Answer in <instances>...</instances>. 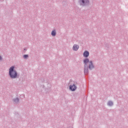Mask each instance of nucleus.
I'll use <instances>...</instances> for the list:
<instances>
[{"label": "nucleus", "instance_id": "nucleus-1", "mask_svg": "<svg viewBox=\"0 0 128 128\" xmlns=\"http://www.w3.org/2000/svg\"><path fill=\"white\" fill-rule=\"evenodd\" d=\"M90 56V52L88 50H85L83 54V56L86 58L83 60V64H84V74L85 76L88 74V70H92L94 68V66L92 60H90V59L86 58H88Z\"/></svg>", "mask_w": 128, "mask_h": 128}, {"label": "nucleus", "instance_id": "nucleus-2", "mask_svg": "<svg viewBox=\"0 0 128 128\" xmlns=\"http://www.w3.org/2000/svg\"><path fill=\"white\" fill-rule=\"evenodd\" d=\"M8 76L12 80L18 78L20 75H18V72L16 70L14 66H12L10 68Z\"/></svg>", "mask_w": 128, "mask_h": 128}, {"label": "nucleus", "instance_id": "nucleus-3", "mask_svg": "<svg viewBox=\"0 0 128 128\" xmlns=\"http://www.w3.org/2000/svg\"><path fill=\"white\" fill-rule=\"evenodd\" d=\"M78 3L81 6H90V0H79Z\"/></svg>", "mask_w": 128, "mask_h": 128}, {"label": "nucleus", "instance_id": "nucleus-4", "mask_svg": "<svg viewBox=\"0 0 128 128\" xmlns=\"http://www.w3.org/2000/svg\"><path fill=\"white\" fill-rule=\"evenodd\" d=\"M69 88L72 92H74V90H76V82H74V84L70 85L69 86Z\"/></svg>", "mask_w": 128, "mask_h": 128}, {"label": "nucleus", "instance_id": "nucleus-5", "mask_svg": "<svg viewBox=\"0 0 128 128\" xmlns=\"http://www.w3.org/2000/svg\"><path fill=\"white\" fill-rule=\"evenodd\" d=\"M78 48H80V46L76 44H74L72 47L73 50H74L75 52L78 50Z\"/></svg>", "mask_w": 128, "mask_h": 128}, {"label": "nucleus", "instance_id": "nucleus-6", "mask_svg": "<svg viewBox=\"0 0 128 128\" xmlns=\"http://www.w3.org/2000/svg\"><path fill=\"white\" fill-rule=\"evenodd\" d=\"M51 36H56V30H53L51 32Z\"/></svg>", "mask_w": 128, "mask_h": 128}, {"label": "nucleus", "instance_id": "nucleus-7", "mask_svg": "<svg viewBox=\"0 0 128 128\" xmlns=\"http://www.w3.org/2000/svg\"><path fill=\"white\" fill-rule=\"evenodd\" d=\"M107 106H114V102H112V100L108 101L107 102Z\"/></svg>", "mask_w": 128, "mask_h": 128}, {"label": "nucleus", "instance_id": "nucleus-8", "mask_svg": "<svg viewBox=\"0 0 128 128\" xmlns=\"http://www.w3.org/2000/svg\"><path fill=\"white\" fill-rule=\"evenodd\" d=\"M13 101L16 104H18V102H20V98H15L13 99Z\"/></svg>", "mask_w": 128, "mask_h": 128}, {"label": "nucleus", "instance_id": "nucleus-9", "mask_svg": "<svg viewBox=\"0 0 128 128\" xmlns=\"http://www.w3.org/2000/svg\"><path fill=\"white\" fill-rule=\"evenodd\" d=\"M25 60H26L28 58V54H24L23 56Z\"/></svg>", "mask_w": 128, "mask_h": 128}, {"label": "nucleus", "instance_id": "nucleus-10", "mask_svg": "<svg viewBox=\"0 0 128 128\" xmlns=\"http://www.w3.org/2000/svg\"><path fill=\"white\" fill-rule=\"evenodd\" d=\"M1 60H2V57L1 56H0V62H1Z\"/></svg>", "mask_w": 128, "mask_h": 128}, {"label": "nucleus", "instance_id": "nucleus-11", "mask_svg": "<svg viewBox=\"0 0 128 128\" xmlns=\"http://www.w3.org/2000/svg\"><path fill=\"white\" fill-rule=\"evenodd\" d=\"M24 50H26V48H24Z\"/></svg>", "mask_w": 128, "mask_h": 128}]
</instances>
